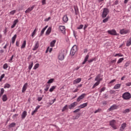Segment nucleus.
Segmentation results:
<instances>
[{
	"mask_svg": "<svg viewBox=\"0 0 131 131\" xmlns=\"http://www.w3.org/2000/svg\"><path fill=\"white\" fill-rule=\"evenodd\" d=\"M87 106H88V103H85L81 104L79 107L82 108H84L85 107H86Z\"/></svg>",
	"mask_w": 131,
	"mask_h": 131,
	"instance_id": "33",
	"label": "nucleus"
},
{
	"mask_svg": "<svg viewBox=\"0 0 131 131\" xmlns=\"http://www.w3.org/2000/svg\"><path fill=\"white\" fill-rule=\"evenodd\" d=\"M119 2H118V0H117L115 2H114V5H117L118 4Z\"/></svg>",
	"mask_w": 131,
	"mask_h": 131,
	"instance_id": "63",
	"label": "nucleus"
},
{
	"mask_svg": "<svg viewBox=\"0 0 131 131\" xmlns=\"http://www.w3.org/2000/svg\"><path fill=\"white\" fill-rule=\"evenodd\" d=\"M15 13H16V10H12L9 12V14L12 15H15Z\"/></svg>",
	"mask_w": 131,
	"mask_h": 131,
	"instance_id": "40",
	"label": "nucleus"
},
{
	"mask_svg": "<svg viewBox=\"0 0 131 131\" xmlns=\"http://www.w3.org/2000/svg\"><path fill=\"white\" fill-rule=\"evenodd\" d=\"M56 86H52L49 90V92H50V93H52L54 91V90H55V89H56Z\"/></svg>",
	"mask_w": 131,
	"mask_h": 131,
	"instance_id": "35",
	"label": "nucleus"
},
{
	"mask_svg": "<svg viewBox=\"0 0 131 131\" xmlns=\"http://www.w3.org/2000/svg\"><path fill=\"white\" fill-rule=\"evenodd\" d=\"M38 67H39V64L36 63V64H35V66H34V67L33 68V69L34 70H36V69L38 68Z\"/></svg>",
	"mask_w": 131,
	"mask_h": 131,
	"instance_id": "38",
	"label": "nucleus"
},
{
	"mask_svg": "<svg viewBox=\"0 0 131 131\" xmlns=\"http://www.w3.org/2000/svg\"><path fill=\"white\" fill-rule=\"evenodd\" d=\"M121 86V84H117L114 86V90H118L119 89H120Z\"/></svg>",
	"mask_w": 131,
	"mask_h": 131,
	"instance_id": "22",
	"label": "nucleus"
},
{
	"mask_svg": "<svg viewBox=\"0 0 131 131\" xmlns=\"http://www.w3.org/2000/svg\"><path fill=\"white\" fill-rule=\"evenodd\" d=\"M39 108H40V105H37L36 106V107L35 108V110H36L37 112V110H38V109H39Z\"/></svg>",
	"mask_w": 131,
	"mask_h": 131,
	"instance_id": "57",
	"label": "nucleus"
},
{
	"mask_svg": "<svg viewBox=\"0 0 131 131\" xmlns=\"http://www.w3.org/2000/svg\"><path fill=\"white\" fill-rule=\"evenodd\" d=\"M128 32H129V31L125 29H122L120 30V34H127V33H128Z\"/></svg>",
	"mask_w": 131,
	"mask_h": 131,
	"instance_id": "12",
	"label": "nucleus"
},
{
	"mask_svg": "<svg viewBox=\"0 0 131 131\" xmlns=\"http://www.w3.org/2000/svg\"><path fill=\"white\" fill-rule=\"evenodd\" d=\"M128 66H129V63L126 62L124 65L125 68H126V67H128Z\"/></svg>",
	"mask_w": 131,
	"mask_h": 131,
	"instance_id": "52",
	"label": "nucleus"
},
{
	"mask_svg": "<svg viewBox=\"0 0 131 131\" xmlns=\"http://www.w3.org/2000/svg\"><path fill=\"white\" fill-rule=\"evenodd\" d=\"M122 98L124 100H129L131 98L130 93L128 92H125L123 94Z\"/></svg>",
	"mask_w": 131,
	"mask_h": 131,
	"instance_id": "4",
	"label": "nucleus"
},
{
	"mask_svg": "<svg viewBox=\"0 0 131 131\" xmlns=\"http://www.w3.org/2000/svg\"><path fill=\"white\" fill-rule=\"evenodd\" d=\"M48 27V26H46L43 29H42V30L41 31V33H40L41 36L42 35L43 33H45V31H46Z\"/></svg>",
	"mask_w": 131,
	"mask_h": 131,
	"instance_id": "23",
	"label": "nucleus"
},
{
	"mask_svg": "<svg viewBox=\"0 0 131 131\" xmlns=\"http://www.w3.org/2000/svg\"><path fill=\"white\" fill-rule=\"evenodd\" d=\"M109 14V9L107 8H103V12L102 13L101 16L102 18H106L107 15Z\"/></svg>",
	"mask_w": 131,
	"mask_h": 131,
	"instance_id": "3",
	"label": "nucleus"
},
{
	"mask_svg": "<svg viewBox=\"0 0 131 131\" xmlns=\"http://www.w3.org/2000/svg\"><path fill=\"white\" fill-rule=\"evenodd\" d=\"M131 45V37L127 41L126 46L129 47Z\"/></svg>",
	"mask_w": 131,
	"mask_h": 131,
	"instance_id": "29",
	"label": "nucleus"
},
{
	"mask_svg": "<svg viewBox=\"0 0 131 131\" xmlns=\"http://www.w3.org/2000/svg\"><path fill=\"white\" fill-rule=\"evenodd\" d=\"M116 121L115 120H113L110 122V125L114 129H117V127H116Z\"/></svg>",
	"mask_w": 131,
	"mask_h": 131,
	"instance_id": "6",
	"label": "nucleus"
},
{
	"mask_svg": "<svg viewBox=\"0 0 131 131\" xmlns=\"http://www.w3.org/2000/svg\"><path fill=\"white\" fill-rule=\"evenodd\" d=\"M32 67H33V61L31 62L30 63H29V70H31V69L32 68Z\"/></svg>",
	"mask_w": 131,
	"mask_h": 131,
	"instance_id": "30",
	"label": "nucleus"
},
{
	"mask_svg": "<svg viewBox=\"0 0 131 131\" xmlns=\"http://www.w3.org/2000/svg\"><path fill=\"white\" fill-rule=\"evenodd\" d=\"M59 30L62 32V33H65L66 32V29L65 28V26H59Z\"/></svg>",
	"mask_w": 131,
	"mask_h": 131,
	"instance_id": "13",
	"label": "nucleus"
},
{
	"mask_svg": "<svg viewBox=\"0 0 131 131\" xmlns=\"http://www.w3.org/2000/svg\"><path fill=\"white\" fill-rule=\"evenodd\" d=\"M51 20V17H49L48 18H46L45 19V21L46 22H48L49 20Z\"/></svg>",
	"mask_w": 131,
	"mask_h": 131,
	"instance_id": "54",
	"label": "nucleus"
},
{
	"mask_svg": "<svg viewBox=\"0 0 131 131\" xmlns=\"http://www.w3.org/2000/svg\"><path fill=\"white\" fill-rule=\"evenodd\" d=\"M51 31H52V28L49 27L46 32V34H50V33H51Z\"/></svg>",
	"mask_w": 131,
	"mask_h": 131,
	"instance_id": "31",
	"label": "nucleus"
},
{
	"mask_svg": "<svg viewBox=\"0 0 131 131\" xmlns=\"http://www.w3.org/2000/svg\"><path fill=\"white\" fill-rule=\"evenodd\" d=\"M50 85H46V88L45 89V92H48V91H49V89H50Z\"/></svg>",
	"mask_w": 131,
	"mask_h": 131,
	"instance_id": "44",
	"label": "nucleus"
},
{
	"mask_svg": "<svg viewBox=\"0 0 131 131\" xmlns=\"http://www.w3.org/2000/svg\"><path fill=\"white\" fill-rule=\"evenodd\" d=\"M126 127V124L125 123H124L122 124L120 128V130L123 131Z\"/></svg>",
	"mask_w": 131,
	"mask_h": 131,
	"instance_id": "16",
	"label": "nucleus"
},
{
	"mask_svg": "<svg viewBox=\"0 0 131 131\" xmlns=\"http://www.w3.org/2000/svg\"><path fill=\"white\" fill-rule=\"evenodd\" d=\"M83 28V25H80L79 27H77V29H82Z\"/></svg>",
	"mask_w": 131,
	"mask_h": 131,
	"instance_id": "50",
	"label": "nucleus"
},
{
	"mask_svg": "<svg viewBox=\"0 0 131 131\" xmlns=\"http://www.w3.org/2000/svg\"><path fill=\"white\" fill-rule=\"evenodd\" d=\"M129 112V109H126L123 112V113H128Z\"/></svg>",
	"mask_w": 131,
	"mask_h": 131,
	"instance_id": "51",
	"label": "nucleus"
},
{
	"mask_svg": "<svg viewBox=\"0 0 131 131\" xmlns=\"http://www.w3.org/2000/svg\"><path fill=\"white\" fill-rule=\"evenodd\" d=\"M16 47H19V42L17 41L16 42Z\"/></svg>",
	"mask_w": 131,
	"mask_h": 131,
	"instance_id": "64",
	"label": "nucleus"
},
{
	"mask_svg": "<svg viewBox=\"0 0 131 131\" xmlns=\"http://www.w3.org/2000/svg\"><path fill=\"white\" fill-rule=\"evenodd\" d=\"M42 98H43V95H42V96L41 97H38L37 101H38V102H40V101H41V100H42Z\"/></svg>",
	"mask_w": 131,
	"mask_h": 131,
	"instance_id": "48",
	"label": "nucleus"
},
{
	"mask_svg": "<svg viewBox=\"0 0 131 131\" xmlns=\"http://www.w3.org/2000/svg\"><path fill=\"white\" fill-rule=\"evenodd\" d=\"M33 9H34V6H33L31 7H29L28 9H27L26 11H25V13L26 14H28V13H30V12H31V11H32V10H33Z\"/></svg>",
	"mask_w": 131,
	"mask_h": 131,
	"instance_id": "15",
	"label": "nucleus"
},
{
	"mask_svg": "<svg viewBox=\"0 0 131 131\" xmlns=\"http://www.w3.org/2000/svg\"><path fill=\"white\" fill-rule=\"evenodd\" d=\"M36 112H37V111L36 110H34L33 111L32 113H31V115H34V114H35V113H36Z\"/></svg>",
	"mask_w": 131,
	"mask_h": 131,
	"instance_id": "53",
	"label": "nucleus"
},
{
	"mask_svg": "<svg viewBox=\"0 0 131 131\" xmlns=\"http://www.w3.org/2000/svg\"><path fill=\"white\" fill-rule=\"evenodd\" d=\"M80 111V108H77L76 110L74 111V113H77V112H79Z\"/></svg>",
	"mask_w": 131,
	"mask_h": 131,
	"instance_id": "49",
	"label": "nucleus"
},
{
	"mask_svg": "<svg viewBox=\"0 0 131 131\" xmlns=\"http://www.w3.org/2000/svg\"><path fill=\"white\" fill-rule=\"evenodd\" d=\"M58 58L60 61H63V60L65 58V51H61L59 52Z\"/></svg>",
	"mask_w": 131,
	"mask_h": 131,
	"instance_id": "2",
	"label": "nucleus"
},
{
	"mask_svg": "<svg viewBox=\"0 0 131 131\" xmlns=\"http://www.w3.org/2000/svg\"><path fill=\"white\" fill-rule=\"evenodd\" d=\"M93 61H96V58L88 60V62L92 63Z\"/></svg>",
	"mask_w": 131,
	"mask_h": 131,
	"instance_id": "42",
	"label": "nucleus"
},
{
	"mask_svg": "<svg viewBox=\"0 0 131 131\" xmlns=\"http://www.w3.org/2000/svg\"><path fill=\"white\" fill-rule=\"evenodd\" d=\"M115 81H116V79H113L110 82V83H113V82H115Z\"/></svg>",
	"mask_w": 131,
	"mask_h": 131,
	"instance_id": "58",
	"label": "nucleus"
},
{
	"mask_svg": "<svg viewBox=\"0 0 131 131\" xmlns=\"http://www.w3.org/2000/svg\"><path fill=\"white\" fill-rule=\"evenodd\" d=\"M95 81H97L93 86L92 89H95L96 86H98L100 84V82L102 81V78H101V75L98 74L95 79Z\"/></svg>",
	"mask_w": 131,
	"mask_h": 131,
	"instance_id": "1",
	"label": "nucleus"
},
{
	"mask_svg": "<svg viewBox=\"0 0 131 131\" xmlns=\"http://www.w3.org/2000/svg\"><path fill=\"white\" fill-rule=\"evenodd\" d=\"M62 20L64 23H67V22H68V16H67V15H64L63 16Z\"/></svg>",
	"mask_w": 131,
	"mask_h": 131,
	"instance_id": "19",
	"label": "nucleus"
},
{
	"mask_svg": "<svg viewBox=\"0 0 131 131\" xmlns=\"http://www.w3.org/2000/svg\"><path fill=\"white\" fill-rule=\"evenodd\" d=\"M54 82V79H50L47 82V83H53Z\"/></svg>",
	"mask_w": 131,
	"mask_h": 131,
	"instance_id": "43",
	"label": "nucleus"
},
{
	"mask_svg": "<svg viewBox=\"0 0 131 131\" xmlns=\"http://www.w3.org/2000/svg\"><path fill=\"white\" fill-rule=\"evenodd\" d=\"M4 69H7L8 68V63H5L3 66Z\"/></svg>",
	"mask_w": 131,
	"mask_h": 131,
	"instance_id": "46",
	"label": "nucleus"
},
{
	"mask_svg": "<svg viewBox=\"0 0 131 131\" xmlns=\"http://www.w3.org/2000/svg\"><path fill=\"white\" fill-rule=\"evenodd\" d=\"M117 109H118V106L116 104H113L109 108V111H113V110H116Z\"/></svg>",
	"mask_w": 131,
	"mask_h": 131,
	"instance_id": "11",
	"label": "nucleus"
},
{
	"mask_svg": "<svg viewBox=\"0 0 131 131\" xmlns=\"http://www.w3.org/2000/svg\"><path fill=\"white\" fill-rule=\"evenodd\" d=\"M109 16H107L106 18H105L102 20V22L103 23H106V22H108V21L109 20Z\"/></svg>",
	"mask_w": 131,
	"mask_h": 131,
	"instance_id": "36",
	"label": "nucleus"
},
{
	"mask_svg": "<svg viewBox=\"0 0 131 131\" xmlns=\"http://www.w3.org/2000/svg\"><path fill=\"white\" fill-rule=\"evenodd\" d=\"M77 52V46L76 45H74L71 49L70 54L72 55V56H74L75 53Z\"/></svg>",
	"mask_w": 131,
	"mask_h": 131,
	"instance_id": "5",
	"label": "nucleus"
},
{
	"mask_svg": "<svg viewBox=\"0 0 131 131\" xmlns=\"http://www.w3.org/2000/svg\"><path fill=\"white\" fill-rule=\"evenodd\" d=\"M81 81V78H79L77 79H76L75 80L73 81V84H76L77 83H79Z\"/></svg>",
	"mask_w": 131,
	"mask_h": 131,
	"instance_id": "17",
	"label": "nucleus"
},
{
	"mask_svg": "<svg viewBox=\"0 0 131 131\" xmlns=\"http://www.w3.org/2000/svg\"><path fill=\"white\" fill-rule=\"evenodd\" d=\"M117 56L118 57H123V55H122L121 54H119V53H117V54H115L114 55V57H117Z\"/></svg>",
	"mask_w": 131,
	"mask_h": 131,
	"instance_id": "41",
	"label": "nucleus"
},
{
	"mask_svg": "<svg viewBox=\"0 0 131 131\" xmlns=\"http://www.w3.org/2000/svg\"><path fill=\"white\" fill-rule=\"evenodd\" d=\"M90 57V55L89 54H88L85 58H84V60L83 61V62H82V64L83 65H84V64H85V63H86L87 61H88V60H89V58Z\"/></svg>",
	"mask_w": 131,
	"mask_h": 131,
	"instance_id": "20",
	"label": "nucleus"
},
{
	"mask_svg": "<svg viewBox=\"0 0 131 131\" xmlns=\"http://www.w3.org/2000/svg\"><path fill=\"white\" fill-rule=\"evenodd\" d=\"M74 10L76 15H78V8L77 7H74Z\"/></svg>",
	"mask_w": 131,
	"mask_h": 131,
	"instance_id": "39",
	"label": "nucleus"
},
{
	"mask_svg": "<svg viewBox=\"0 0 131 131\" xmlns=\"http://www.w3.org/2000/svg\"><path fill=\"white\" fill-rule=\"evenodd\" d=\"M16 38H17V35L15 34L12 37V43H15V41L16 40Z\"/></svg>",
	"mask_w": 131,
	"mask_h": 131,
	"instance_id": "28",
	"label": "nucleus"
},
{
	"mask_svg": "<svg viewBox=\"0 0 131 131\" xmlns=\"http://www.w3.org/2000/svg\"><path fill=\"white\" fill-rule=\"evenodd\" d=\"M124 60V58H120L118 61H117V64H120V63H121V62H122V61H123Z\"/></svg>",
	"mask_w": 131,
	"mask_h": 131,
	"instance_id": "37",
	"label": "nucleus"
},
{
	"mask_svg": "<svg viewBox=\"0 0 131 131\" xmlns=\"http://www.w3.org/2000/svg\"><path fill=\"white\" fill-rule=\"evenodd\" d=\"M8 126L9 128H12V127H15V126H16V123H12L10 124H9Z\"/></svg>",
	"mask_w": 131,
	"mask_h": 131,
	"instance_id": "25",
	"label": "nucleus"
},
{
	"mask_svg": "<svg viewBox=\"0 0 131 131\" xmlns=\"http://www.w3.org/2000/svg\"><path fill=\"white\" fill-rule=\"evenodd\" d=\"M67 107H68V105H66L62 108V112H64V111H65V110H67Z\"/></svg>",
	"mask_w": 131,
	"mask_h": 131,
	"instance_id": "45",
	"label": "nucleus"
},
{
	"mask_svg": "<svg viewBox=\"0 0 131 131\" xmlns=\"http://www.w3.org/2000/svg\"><path fill=\"white\" fill-rule=\"evenodd\" d=\"M28 86V83H26L25 84H24L22 89V93H25V92L26 91V90H27Z\"/></svg>",
	"mask_w": 131,
	"mask_h": 131,
	"instance_id": "14",
	"label": "nucleus"
},
{
	"mask_svg": "<svg viewBox=\"0 0 131 131\" xmlns=\"http://www.w3.org/2000/svg\"><path fill=\"white\" fill-rule=\"evenodd\" d=\"M78 105V103L77 102H74L72 104H71L70 105H69V109H73L75 106H77Z\"/></svg>",
	"mask_w": 131,
	"mask_h": 131,
	"instance_id": "8",
	"label": "nucleus"
},
{
	"mask_svg": "<svg viewBox=\"0 0 131 131\" xmlns=\"http://www.w3.org/2000/svg\"><path fill=\"white\" fill-rule=\"evenodd\" d=\"M2 101L3 102H6V101H8V96H7V95L4 94L2 96Z\"/></svg>",
	"mask_w": 131,
	"mask_h": 131,
	"instance_id": "21",
	"label": "nucleus"
},
{
	"mask_svg": "<svg viewBox=\"0 0 131 131\" xmlns=\"http://www.w3.org/2000/svg\"><path fill=\"white\" fill-rule=\"evenodd\" d=\"M107 33L108 34H111V35H117V33L116 32V30L113 29L111 30H108Z\"/></svg>",
	"mask_w": 131,
	"mask_h": 131,
	"instance_id": "7",
	"label": "nucleus"
},
{
	"mask_svg": "<svg viewBox=\"0 0 131 131\" xmlns=\"http://www.w3.org/2000/svg\"><path fill=\"white\" fill-rule=\"evenodd\" d=\"M105 90H106V88L103 87L102 88L101 90H100V93H102V92H104V91H105Z\"/></svg>",
	"mask_w": 131,
	"mask_h": 131,
	"instance_id": "55",
	"label": "nucleus"
},
{
	"mask_svg": "<svg viewBox=\"0 0 131 131\" xmlns=\"http://www.w3.org/2000/svg\"><path fill=\"white\" fill-rule=\"evenodd\" d=\"M37 31V29L35 28L31 34L32 37H34V35L36 34Z\"/></svg>",
	"mask_w": 131,
	"mask_h": 131,
	"instance_id": "24",
	"label": "nucleus"
},
{
	"mask_svg": "<svg viewBox=\"0 0 131 131\" xmlns=\"http://www.w3.org/2000/svg\"><path fill=\"white\" fill-rule=\"evenodd\" d=\"M11 85L8 83H6L4 85V89H10Z\"/></svg>",
	"mask_w": 131,
	"mask_h": 131,
	"instance_id": "32",
	"label": "nucleus"
},
{
	"mask_svg": "<svg viewBox=\"0 0 131 131\" xmlns=\"http://www.w3.org/2000/svg\"><path fill=\"white\" fill-rule=\"evenodd\" d=\"M4 77H5V74H3L1 75L0 78H1V79H3V78H4Z\"/></svg>",
	"mask_w": 131,
	"mask_h": 131,
	"instance_id": "62",
	"label": "nucleus"
},
{
	"mask_svg": "<svg viewBox=\"0 0 131 131\" xmlns=\"http://www.w3.org/2000/svg\"><path fill=\"white\" fill-rule=\"evenodd\" d=\"M26 47V40H24L22 44V46H21V49H25Z\"/></svg>",
	"mask_w": 131,
	"mask_h": 131,
	"instance_id": "27",
	"label": "nucleus"
},
{
	"mask_svg": "<svg viewBox=\"0 0 131 131\" xmlns=\"http://www.w3.org/2000/svg\"><path fill=\"white\" fill-rule=\"evenodd\" d=\"M14 58V55H12L10 58V59L9 60V62L11 63V62H12L11 61L13 60V58Z\"/></svg>",
	"mask_w": 131,
	"mask_h": 131,
	"instance_id": "60",
	"label": "nucleus"
},
{
	"mask_svg": "<svg viewBox=\"0 0 131 131\" xmlns=\"http://www.w3.org/2000/svg\"><path fill=\"white\" fill-rule=\"evenodd\" d=\"M89 26V25H84V28H83V30H85V29H86V28H88V27Z\"/></svg>",
	"mask_w": 131,
	"mask_h": 131,
	"instance_id": "59",
	"label": "nucleus"
},
{
	"mask_svg": "<svg viewBox=\"0 0 131 131\" xmlns=\"http://www.w3.org/2000/svg\"><path fill=\"white\" fill-rule=\"evenodd\" d=\"M126 86H130V85H131V82L126 83Z\"/></svg>",
	"mask_w": 131,
	"mask_h": 131,
	"instance_id": "56",
	"label": "nucleus"
},
{
	"mask_svg": "<svg viewBox=\"0 0 131 131\" xmlns=\"http://www.w3.org/2000/svg\"><path fill=\"white\" fill-rule=\"evenodd\" d=\"M38 48H39V42L38 41H37L34 46V47L33 48V51H36V50L37 49H38Z\"/></svg>",
	"mask_w": 131,
	"mask_h": 131,
	"instance_id": "10",
	"label": "nucleus"
},
{
	"mask_svg": "<svg viewBox=\"0 0 131 131\" xmlns=\"http://www.w3.org/2000/svg\"><path fill=\"white\" fill-rule=\"evenodd\" d=\"M86 96V94H82L80 96H79L77 99V102H80L82 99H84V97Z\"/></svg>",
	"mask_w": 131,
	"mask_h": 131,
	"instance_id": "9",
	"label": "nucleus"
},
{
	"mask_svg": "<svg viewBox=\"0 0 131 131\" xmlns=\"http://www.w3.org/2000/svg\"><path fill=\"white\" fill-rule=\"evenodd\" d=\"M56 40H53L52 41H51L50 43V47L52 48L55 47V44L56 43Z\"/></svg>",
	"mask_w": 131,
	"mask_h": 131,
	"instance_id": "26",
	"label": "nucleus"
},
{
	"mask_svg": "<svg viewBox=\"0 0 131 131\" xmlns=\"http://www.w3.org/2000/svg\"><path fill=\"white\" fill-rule=\"evenodd\" d=\"M18 22H19V20H18V19H15L13 21V24L14 25H17V23H18Z\"/></svg>",
	"mask_w": 131,
	"mask_h": 131,
	"instance_id": "47",
	"label": "nucleus"
},
{
	"mask_svg": "<svg viewBox=\"0 0 131 131\" xmlns=\"http://www.w3.org/2000/svg\"><path fill=\"white\" fill-rule=\"evenodd\" d=\"M46 0H42V5H46Z\"/></svg>",
	"mask_w": 131,
	"mask_h": 131,
	"instance_id": "61",
	"label": "nucleus"
},
{
	"mask_svg": "<svg viewBox=\"0 0 131 131\" xmlns=\"http://www.w3.org/2000/svg\"><path fill=\"white\" fill-rule=\"evenodd\" d=\"M4 93H5V90L3 88H2L0 92V98H2V96L4 95Z\"/></svg>",
	"mask_w": 131,
	"mask_h": 131,
	"instance_id": "34",
	"label": "nucleus"
},
{
	"mask_svg": "<svg viewBox=\"0 0 131 131\" xmlns=\"http://www.w3.org/2000/svg\"><path fill=\"white\" fill-rule=\"evenodd\" d=\"M26 116H27V112L26 111H25L21 114V119H25Z\"/></svg>",
	"mask_w": 131,
	"mask_h": 131,
	"instance_id": "18",
	"label": "nucleus"
}]
</instances>
